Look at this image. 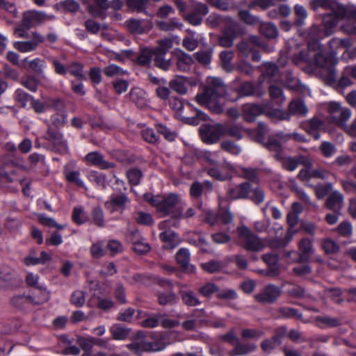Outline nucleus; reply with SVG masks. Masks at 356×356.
I'll use <instances>...</instances> for the list:
<instances>
[{"label": "nucleus", "instance_id": "obj_1", "mask_svg": "<svg viewBox=\"0 0 356 356\" xmlns=\"http://www.w3.org/2000/svg\"><path fill=\"white\" fill-rule=\"evenodd\" d=\"M227 94V86L224 81L217 77H209L201 93L196 95L197 103L216 114L224 111V105L220 99Z\"/></svg>", "mask_w": 356, "mask_h": 356}, {"label": "nucleus", "instance_id": "obj_2", "mask_svg": "<svg viewBox=\"0 0 356 356\" xmlns=\"http://www.w3.org/2000/svg\"><path fill=\"white\" fill-rule=\"evenodd\" d=\"M268 131L267 127L264 123L259 122L256 129V140L261 143L268 151L275 152V159L280 160L283 151L282 145L289 140V136L286 133L280 131L269 135L268 138H266L265 136Z\"/></svg>", "mask_w": 356, "mask_h": 356}, {"label": "nucleus", "instance_id": "obj_3", "mask_svg": "<svg viewBox=\"0 0 356 356\" xmlns=\"http://www.w3.org/2000/svg\"><path fill=\"white\" fill-rule=\"evenodd\" d=\"M144 197L146 201L156 207L157 211L165 216L171 215L174 218H179L181 216L182 209L177 208L179 202V196L177 194L171 193L165 197L145 194Z\"/></svg>", "mask_w": 356, "mask_h": 356}, {"label": "nucleus", "instance_id": "obj_4", "mask_svg": "<svg viewBox=\"0 0 356 356\" xmlns=\"http://www.w3.org/2000/svg\"><path fill=\"white\" fill-rule=\"evenodd\" d=\"M312 57L315 64L321 68V76L325 83L330 86L335 84L337 82L336 61L321 52L315 53Z\"/></svg>", "mask_w": 356, "mask_h": 356}, {"label": "nucleus", "instance_id": "obj_5", "mask_svg": "<svg viewBox=\"0 0 356 356\" xmlns=\"http://www.w3.org/2000/svg\"><path fill=\"white\" fill-rule=\"evenodd\" d=\"M236 232L239 244L245 250L250 252H260L266 247L264 240L245 225L238 227Z\"/></svg>", "mask_w": 356, "mask_h": 356}, {"label": "nucleus", "instance_id": "obj_6", "mask_svg": "<svg viewBox=\"0 0 356 356\" xmlns=\"http://www.w3.org/2000/svg\"><path fill=\"white\" fill-rule=\"evenodd\" d=\"M327 110L332 122L344 129L352 115L350 109L341 106L338 102H331L328 104Z\"/></svg>", "mask_w": 356, "mask_h": 356}, {"label": "nucleus", "instance_id": "obj_7", "mask_svg": "<svg viewBox=\"0 0 356 356\" xmlns=\"http://www.w3.org/2000/svg\"><path fill=\"white\" fill-rule=\"evenodd\" d=\"M223 124L216 125L203 124L199 131L202 140L208 144L217 143L221 137H223Z\"/></svg>", "mask_w": 356, "mask_h": 356}, {"label": "nucleus", "instance_id": "obj_8", "mask_svg": "<svg viewBox=\"0 0 356 356\" xmlns=\"http://www.w3.org/2000/svg\"><path fill=\"white\" fill-rule=\"evenodd\" d=\"M282 294L281 289L273 284L265 286L254 296L255 300L261 304H273Z\"/></svg>", "mask_w": 356, "mask_h": 356}, {"label": "nucleus", "instance_id": "obj_9", "mask_svg": "<svg viewBox=\"0 0 356 356\" xmlns=\"http://www.w3.org/2000/svg\"><path fill=\"white\" fill-rule=\"evenodd\" d=\"M44 138L52 145V149L61 154L68 152L67 143L63 138V134L54 130L51 127H48L47 132Z\"/></svg>", "mask_w": 356, "mask_h": 356}, {"label": "nucleus", "instance_id": "obj_10", "mask_svg": "<svg viewBox=\"0 0 356 356\" xmlns=\"http://www.w3.org/2000/svg\"><path fill=\"white\" fill-rule=\"evenodd\" d=\"M165 347V343L162 340L153 341L142 340L140 341H134L127 345L129 350L138 355L144 351H160L163 350Z\"/></svg>", "mask_w": 356, "mask_h": 356}, {"label": "nucleus", "instance_id": "obj_11", "mask_svg": "<svg viewBox=\"0 0 356 356\" xmlns=\"http://www.w3.org/2000/svg\"><path fill=\"white\" fill-rule=\"evenodd\" d=\"M54 19V15H47L43 12L29 10L24 13L22 26L26 28V29H29L33 26L41 24L46 21Z\"/></svg>", "mask_w": 356, "mask_h": 356}, {"label": "nucleus", "instance_id": "obj_12", "mask_svg": "<svg viewBox=\"0 0 356 356\" xmlns=\"http://www.w3.org/2000/svg\"><path fill=\"white\" fill-rule=\"evenodd\" d=\"M129 202L130 200L126 193H113L111 195L109 200L105 202L104 206L111 213L117 211H120V213H122Z\"/></svg>", "mask_w": 356, "mask_h": 356}, {"label": "nucleus", "instance_id": "obj_13", "mask_svg": "<svg viewBox=\"0 0 356 356\" xmlns=\"http://www.w3.org/2000/svg\"><path fill=\"white\" fill-rule=\"evenodd\" d=\"M17 272L8 266L0 267V287L7 288L17 286L21 283Z\"/></svg>", "mask_w": 356, "mask_h": 356}, {"label": "nucleus", "instance_id": "obj_14", "mask_svg": "<svg viewBox=\"0 0 356 356\" xmlns=\"http://www.w3.org/2000/svg\"><path fill=\"white\" fill-rule=\"evenodd\" d=\"M177 70L188 72L191 70L194 58L180 49H175L172 52Z\"/></svg>", "mask_w": 356, "mask_h": 356}, {"label": "nucleus", "instance_id": "obj_15", "mask_svg": "<svg viewBox=\"0 0 356 356\" xmlns=\"http://www.w3.org/2000/svg\"><path fill=\"white\" fill-rule=\"evenodd\" d=\"M24 181V179L19 178L17 170L9 169L0 177V187L8 188L11 192H17V188L14 184L17 183L23 184Z\"/></svg>", "mask_w": 356, "mask_h": 356}, {"label": "nucleus", "instance_id": "obj_16", "mask_svg": "<svg viewBox=\"0 0 356 356\" xmlns=\"http://www.w3.org/2000/svg\"><path fill=\"white\" fill-rule=\"evenodd\" d=\"M32 35L33 38L30 41L16 42L14 44L15 48L21 52H28L35 50L39 44L44 42V38L37 32H33Z\"/></svg>", "mask_w": 356, "mask_h": 356}, {"label": "nucleus", "instance_id": "obj_17", "mask_svg": "<svg viewBox=\"0 0 356 356\" xmlns=\"http://www.w3.org/2000/svg\"><path fill=\"white\" fill-rule=\"evenodd\" d=\"M343 204V194L338 191H334L329 194L325 207L333 212L341 213Z\"/></svg>", "mask_w": 356, "mask_h": 356}, {"label": "nucleus", "instance_id": "obj_18", "mask_svg": "<svg viewBox=\"0 0 356 356\" xmlns=\"http://www.w3.org/2000/svg\"><path fill=\"white\" fill-rule=\"evenodd\" d=\"M324 126V122L318 117H314L302 124V129L315 140L320 138V129Z\"/></svg>", "mask_w": 356, "mask_h": 356}, {"label": "nucleus", "instance_id": "obj_19", "mask_svg": "<svg viewBox=\"0 0 356 356\" xmlns=\"http://www.w3.org/2000/svg\"><path fill=\"white\" fill-rule=\"evenodd\" d=\"M298 248L300 253L297 254V258H294L293 261L297 263L307 262L313 252L312 241L307 238H304L299 241Z\"/></svg>", "mask_w": 356, "mask_h": 356}, {"label": "nucleus", "instance_id": "obj_20", "mask_svg": "<svg viewBox=\"0 0 356 356\" xmlns=\"http://www.w3.org/2000/svg\"><path fill=\"white\" fill-rule=\"evenodd\" d=\"M250 191V183L244 181L229 188L227 194L232 200L248 199Z\"/></svg>", "mask_w": 356, "mask_h": 356}, {"label": "nucleus", "instance_id": "obj_21", "mask_svg": "<svg viewBox=\"0 0 356 356\" xmlns=\"http://www.w3.org/2000/svg\"><path fill=\"white\" fill-rule=\"evenodd\" d=\"M191 254L188 249L182 248L179 250L175 255L177 263L182 268L183 271L187 273L195 272V268L190 264Z\"/></svg>", "mask_w": 356, "mask_h": 356}, {"label": "nucleus", "instance_id": "obj_22", "mask_svg": "<svg viewBox=\"0 0 356 356\" xmlns=\"http://www.w3.org/2000/svg\"><path fill=\"white\" fill-rule=\"evenodd\" d=\"M85 159L90 165L97 166L102 170H106L115 167V164L113 163L106 161L104 159L103 155L98 152H92L88 153L86 156Z\"/></svg>", "mask_w": 356, "mask_h": 356}, {"label": "nucleus", "instance_id": "obj_23", "mask_svg": "<svg viewBox=\"0 0 356 356\" xmlns=\"http://www.w3.org/2000/svg\"><path fill=\"white\" fill-rule=\"evenodd\" d=\"M129 97L131 102L140 109L146 108L148 105L147 93L140 88H133L129 93Z\"/></svg>", "mask_w": 356, "mask_h": 356}, {"label": "nucleus", "instance_id": "obj_24", "mask_svg": "<svg viewBox=\"0 0 356 356\" xmlns=\"http://www.w3.org/2000/svg\"><path fill=\"white\" fill-rule=\"evenodd\" d=\"M266 106L259 104H247L243 106V119L248 122L254 121L255 118L266 112Z\"/></svg>", "mask_w": 356, "mask_h": 356}, {"label": "nucleus", "instance_id": "obj_25", "mask_svg": "<svg viewBox=\"0 0 356 356\" xmlns=\"http://www.w3.org/2000/svg\"><path fill=\"white\" fill-rule=\"evenodd\" d=\"M275 318H296L304 323H308L303 318V315L297 309L289 307H280L275 311Z\"/></svg>", "mask_w": 356, "mask_h": 356}, {"label": "nucleus", "instance_id": "obj_26", "mask_svg": "<svg viewBox=\"0 0 356 356\" xmlns=\"http://www.w3.org/2000/svg\"><path fill=\"white\" fill-rule=\"evenodd\" d=\"M31 305H39L47 302L49 299V293L42 286L33 288L31 294L28 296Z\"/></svg>", "mask_w": 356, "mask_h": 356}, {"label": "nucleus", "instance_id": "obj_27", "mask_svg": "<svg viewBox=\"0 0 356 356\" xmlns=\"http://www.w3.org/2000/svg\"><path fill=\"white\" fill-rule=\"evenodd\" d=\"M338 11H333L328 14H325L323 17V26L325 35L329 36L334 33V29L338 24L339 18Z\"/></svg>", "mask_w": 356, "mask_h": 356}, {"label": "nucleus", "instance_id": "obj_28", "mask_svg": "<svg viewBox=\"0 0 356 356\" xmlns=\"http://www.w3.org/2000/svg\"><path fill=\"white\" fill-rule=\"evenodd\" d=\"M108 0H92V3L88 6L89 12L94 17L104 18L105 11L108 8Z\"/></svg>", "mask_w": 356, "mask_h": 356}, {"label": "nucleus", "instance_id": "obj_29", "mask_svg": "<svg viewBox=\"0 0 356 356\" xmlns=\"http://www.w3.org/2000/svg\"><path fill=\"white\" fill-rule=\"evenodd\" d=\"M288 111L291 115H296L299 117H304L308 113V108L305 104L303 101L300 99H296L291 101L288 106Z\"/></svg>", "mask_w": 356, "mask_h": 356}, {"label": "nucleus", "instance_id": "obj_30", "mask_svg": "<svg viewBox=\"0 0 356 356\" xmlns=\"http://www.w3.org/2000/svg\"><path fill=\"white\" fill-rule=\"evenodd\" d=\"M234 22V19L231 17L214 13L211 14L206 19L207 24L211 28H216L223 24L233 25Z\"/></svg>", "mask_w": 356, "mask_h": 356}, {"label": "nucleus", "instance_id": "obj_31", "mask_svg": "<svg viewBox=\"0 0 356 356\" xmlns=\"http://www.w3.org/2000/svg\"><path fill=\"white\" fill-rule=\"evenodd\" d=\"M223 136L229 135L238 140L243 138L244 132H248V130L238 124H223Z\"/></svg>", "mask_w": 356, "mask_h": 356}, {"label": "nucleus", "instance_id": "obj_32", "mask_svg": "<svg viewBox=\"0 0 356 356\" xmlns=\"http://www.w3.org/2000/svg\"><path fill=\"white\" fill-rule=\"evenodd\" d=\"M179 294L183 304L188 307H197L202 304V301L193 291H181Z\"/></svg>", "mask_w": 356, "mask_h": 356}, {"label": "nucleus", "instance_id": "obj_33", "mask_svg": "<svg viewBox=\"0 0 356 356\" xmlns=\"http://www.w3.org/2000/svg\"><path fill=\"white\" fill-rule=\"evenodd\" d=\"M328 44L330 52L333 54H336L339 49H348L352 46L353 43L351 40L348 38L342 39L333 38L330 40Z\"/></svg>", "mask_w": 356, "mask_h": 356}, {"label": "nucleus", "instance_id": "obj_34", "mask_svg": "<svg viewBox=\"0 0 356 356\" xmlns=\"http://www.w3.org/2000/svg\"><path fill=\"white\" fill-rule=\"evenodd\" d=\"M236 33L232 26H228L223 30L222 35L218 39V43L224 47H230L233 45Z\"/></svg>", "mask_w": 356, "mask_h": 356}, {"label": "nucleus", "instance_id": "obj_35", "mask_svg": "<svg viewBox=\"0 0 356 356\" xmlns=\"http://www.w3.org/2000/svg\"><path fill=\"white\" fill-rule=\"evenodd\" d=\"M207 3L211 7L222 11L233 10L238 8L234 0H207Z\"/></svg>", "mask_w": 356, "mask_h": 356}, {"label": "nucleus", "instance_id": "obj_36", "mask_svg": "<svg viewBox=\"0 0 356 356\" xmlns=\"http://www.w3.org/2000/svg\"><path fill=\"white\" fill-rule=\"evenodd\" d=\"M157 301L160 305H173L177 302V296L172 290L168 292H158L156 293Z\"/></svg>", "mask_w": 356, "mask_h": 356}, {"label": "nucleus", "instance_id": "obj_37", "mask_svg": "<svg viewBox=\"0 0 356 356\" xmlns=\"http://www.w3.org/2000/svg\"><path fill=\"white\" fill-rule=\"evenodd\" d=\"M131 329L122 325L121 324H114L110 328V332L113 339L124 340L130 334Z\"/></svg>", "mask_w": 356, "mask_h": 356}, {"label": "nucleus", "instance_id": "obj_38", "mask_svg": "<svg viewBox=\"0 0 356 356\" xmlns=\"http://www.w3.org/2000/svg\"><path fill=\"white\" fill-rule=\"evenodd\" d=\"M142 23V20L136 18H130L124 22V26L131 33L140 35L145 31Z\"/></svg>", "mask_w": 356, "mask_h": 356}, {"label": "nucleus", "instance_id": "obj_39", "mask_svg": "<svg viewBox=\"0 0 356 356\" xmlns=\"http://www.w3.org/2000/svg\"><path fill=\"white\" fill-rule=\"evenodd\" d=\"M283 81L284 86L291 90L298 91L302 87L300 80L289 70L286 72Z\"/></svg>", "mask_w": 356, "mask_h": 356}, {"label": "nucleus", "instance_id": "obj_40", "mask_svg": "<svg viewBox=\"0 0 356 356\" xmlns=\"http://www.w3.org/2000/svg\"><path fill=\"white\" fill-rule=\"evenodd\" d=\"M240 177L247 179L250 183L259 182V170L252 168L238 167Z\"/></svg>", "mask_w": 356, "mask_h": 356}, {"label": "nucleus", "instance_id": "obj_41", "mask_svg": "<svg viewBox=\"0 0 356 356\" xmlns=\"http://www.w3.org/2000/svg\"><path fill=\"white\" fill-rule=\"evenodd\" d=\"M157 27L163 31H172L175 29H181L183 24L177 18L173 17L168 21H160L156 23Z\"/></svg>", "mask_w": 356, "mask_h": 356}, {"label": "nucleus", "instance_id": "obj_42", "mask_svg": "<svg viewBox=\"0 0 356 356\" xmlns=\"http://www.w3.org/2000/svg\"><path fill=\"white\" fill-rule=\"evenodd\" d=\"M238 17L241 21L248 25L254 26L261 22L259 17L252 15L248 10L238 8Z\"/></svg>", "mask_w": 356, "mask_h": 356}, {"label": "nucleus", "instance_id": "obj_43", "mask_svg": "<svg viewBox=\"0 0 356 356\" xmlns=\"http://www.w3.org/2000/svg\"><path fill=\"white\" fill-rule=\"evenodd\" d=\"M338 15L341 19L356 22V6L347 5L339 8Z\"/></svg>", "mask_w": 356, "mask_h": 356}, {"label": "nucleus", "instance_id": "obj_44", "mask_svg": "<svg viewBox=\"0 0 356 356\" xmlns=\"http://www.w3.org/2000/svg\"><path fill=\"white\" fill-rule=\"evenodd\" d=\"M159 238L163 242L169 244V248H175L179 241L178 235L170 229L165 230L159 234Z\"/></svg>", "mask_w": 356, "mask_h": 356}, {"label": "nucleus", "instance_id": "obj_45", "mask_svg": "<svg viewBox=\"0 0 356 356\" xmlns=\"http://www.w3.org/2000/svg\"><path fill=\"white\" fill-rule=\"evenodd\" d=\"M248 199L250 200L255 204H261L265 199V193L264 189L259 186L253 187L250 183V191L249 192V197Z\"/></svg>", "mask_w": 356, "mask_h": 356}, {"label": "nucleus", "instance_id": "obj_46", "mask_svg": "<svg viewBox=\"0 0 356 356\" xmlns=\"http://www.w3.org/2000/svg\"><path fill=\"white\" fill-rule=\"evenodd\" d=\"M321 34V29L316 26H312L307 32V37L309 39L308 41V48L315 49L316 47L318 45V40L320 38Z\"/></svg>", "mask_w": 356, "mask_h": 356}, {"label": "nucleus", "instance_id": "obj_47", "mask_svg": "<svg viewBox=\"0 0 356 356\" xmlns=\"http://www.w3.org/2000/svg\"><path fill=\"white\" fill-rule=\"evenodd\" d=\"M185 82L186 80L184 76H177L169 82V87L177 93L184 95L187 92V88Z\"/></svg>", "mask_w": 356, "mask_h": 356}, {"label": "nucleus", "instance_id": "obj_48", "mask_svg": "<svg viewBox=\"0 0 356 356\" xmlns=\"http://www.w3.org/2000/svg\"><path fill=\"white\" fill-rule=\"evenodd\" d=\"M219 291V286L213 282H207L198 288L197 292L202 296L210 299L213 294Z\"/></svg>", "mask_w": 356, "mask_h": 356}, {"label": "nucleus", "instance_id": "obj_49", "mask_svg": "<svg viewBox=\"0 0 356 356\" xmlns=\"http://www.w3.org/2000/svg\"><path fill=\"white\" fill-rule=\"evenodd\" d=\"M309 5L314 11L319 8L334 11L335 7L332 0H310Z\"/></svg>", "mask_w": 356, "mask_h": 356}, {"label": "nucleus", "instance_id": "obj_50", "mask_svg": "<svg viewBox=\"0 0 356 356\" xmlns=\"http://www.w3.org/2000/svg\"><path fill=\"white\" fill-rule=\"evenodd\" d=\"M51 124L49 127H51L59 129L65 126L67 123V112H56L51 116Z\"/></svg>", "mask_w": 356, "mask_h": 356}, {"label": "nucleus", "instance_id": "obj_51", "mask_svg": "<svg viewBox=\"0 0 356 356\" xmlns=\"http://www.w3.org/2000/svg\"><path fill=\"white\" fill-rule=\"evenodd\" d=\"M147 0H126V5L133 12L143 13L147 14L146 9Z\"/></svg>", "mask_w": 356, "mask_h": 356}, {"label": "nucleus", "instance_id": "obj_52", "mask_svg": "<svg viewBox=\"0 0 356 356\" xmlns=\"http://www.w3.org/2000/svg\"><path fill=\"white\" fill-rule=\"evenodd\" d=\"M212 54L213 49H208L197 51L193 54V58L201 65H207L211 63Z\"/></svg>", "mask_w": 356, "mask_h": 356}, {"label": "nucleus", "instance_id": "obj_53", "mask_svg": "<svg viewBox=\"0 0 356 356\" xmlns=\"http://www.w3.org/2000/svg\"><path fill=\"white\" fill-rule=\"evenodd\" d=\"M294 13L296 15L294 25L297 27L302 26L306 18L307 17V10L302 6L297 4L294 7Z\"/></svg>", "mask_w": 356, "mask_h": 356}, {"label": "nucleus", "instance_id": "obj_54", "mask_svg": "<svg viewBox=\"0 0 356 356\" xmlns=\"http://www.w3.org/2000/svg\"><path fill=\"white\" fill-rule=\"evenodd\" d=\"M28 296H17L11 299V304L20 310H26L31 305Z\"/></svg>", "mask_w": 356, "mask_h": 356}, {"label": "nucleus", "instance_id": "obj_55", "mask_svg": "<svg viewBox=\"0 0 356 356\" xmlns=\"http://www.w3.org/2000/svg\"><path fill=\"white\" fill-rule=\"evenodd\" d=\"M315 321L327 327H337L341 324L339 318L329 316H318L315 318Z\"/></svg>", "mask_w": 356, "mask_h": 356}, {"label": "nucleus", "instance_id": "obj_56", "mask_svg": "<svg viewBox=\"0 0 356 356\" xmlns=\"http://www.w3.org/2000/svg\"><path fill=\"white\" fill-rule=\"evenodd\" d=\"M282 162L283 168L288 171L295 170L299 164V155L296 156L282 157L279 160Z\"/></svg>", "mask_w": 356, "mask_h": 356}, {"label": "nucleus", "instance_id": "obj_57", "mask_svg": "<svg viewBox=\"0 0 356 356\" xmlns=\"http://www.w3.org/2000/svg\"><path fill=\"white\" fill-rule=\"evenodd\" d=\"M173 44L172 40L170 38H165L158 42V45L153 49L154 54L165 55Z\"/></svg>", "mask_w": 356, "mask_h": 356}, {"label": "nucleus", "instance_id": "obj_58", "mask_svg": "<svg viewBox=\"0 0 356 356\" xmlns=\"http://www.w3.org/2000/svg\"><path fill=\"white\" fill-rule=\"evenodd\" d=\"M154 56L153 49L145 48L140 51L136 61L138 64L145 66L150 63L152 56Z\"/></svg>", "mask_w": 356, "mask_h": 356}, {"label": "nucleus", "instance_id": "obj_59", "mask_svg": "<svg viewBox=\"0 0 356 356\" xmlns=\"http://www.w3.org/2000/svg\"><path fill=\"white\" fill-rule=\"evenodd\" d=\"M312 177H313V179L327 180L330 177H335V175L325 168L319 167L312 170Z\"/></svg>", "mask_w": 356, "mask_h": 356}, {"label": "nucleus", "instance_id": "obj_60", "mask_svg": "<svg viewBox=\"0 0 356 356\" xmlns=\"http://www.w3.org/2000/svg\"><path fill=\"white\" fill-rule=\"evenodd\" d=\"M319 150L325 158H330L337 152L336 146L329 141L322 142L319 145Z\"/></svg>", "mask_w": 356, "mask_h": 356}, {"label": "nucleus", "instance_id": "obj_61", "mask_svg": "<svg viewBox=\"0 0 356 356\" xmlns=\"http://www.w3.org/2000/svg\"><path fill=\"white\" fill-rule=\"evenodd\" d=\"M255 86L251 82H244L237 88L236 92L241 97L252 96L255 93Z\"/></svg>", "mask_w": 356, "mask_h": 356}, {"label": "nucleus", "instance_id": "obj_62", "mask_svg": "<svg viewBox=\"0 0 356 356\" xmlns=\"http://www.w3.org/2000/svg\"><path fill=\"white\" fill-rule=\"evenodd\" d=\"M72 218L74 222L77 225H81L88 221V218L81 207H74L73 209Z\"/></svg>", "mask_w": 356, "mask_h": 356}, {"label": "nucleus", "instance_id": "obj_63", "mask_svg": "<svg viewBox=\"0 0 356 356\" xmlns=\"http://www.w3.org/2000/svg\"><path fill=\"white\" fill-rule=\"evenodd\" d=\"M333 185L330 182L317 185L315 188V194L318 199H323L327 195H329L333 191Z\"/></svg>", "mask_w": 356, "mask_h": 356}, {"label": "nucleus", "instance_id": "obj_64", "mask_svg": "<svg viewBox=\"0 0 356 356\" xmlns=\"http://www.w3.org/2000/svg\"><path fill=\"white\" fill-rule=\"evenodd\" d=\"M86 302V292L82 290L74 291L70 297V302L76 307H82Z\"/></svg>", "mask_w": 356, "mask_h": 356}]
</instances>
